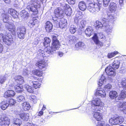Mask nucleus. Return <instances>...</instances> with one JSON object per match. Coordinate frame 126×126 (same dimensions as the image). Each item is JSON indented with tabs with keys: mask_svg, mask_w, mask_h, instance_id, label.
I'll return each instance as SVG.
<instances>
[{
	"mask_svg": "<svg viewBox=\"0 0 126 126\" xmlns=\"http://www.w3.org/2000/svg\"><path fill=\"white\" fill-rule=\"evenodd\" d=\"M38 42L37 39H35L33 42V44L35 45V46H36L38 44Z\"/></svg>",
	"mask_w": 126,
	"mask_h": 126,
	"instance_id": "nucleus-62",
	"label": "nucleus"
},
{
	"mask_svg": "<svg viewBox=\"0 0 126 126\" xmlns=\"http://www.w3.org/2000/svg\"><path fill=\"white\" fill-rule=\"evenodd\" d=\"M22 108L26 111L29 110L31 108L29 103L27 102H24L22 104Z\"/></svg>",
	"mask_w": 126,
	"mask_h": 126,
	"instance_id": "nucleus-26",
	"label": "nucleus"
},
{
	"mask_svg": "<svg viewBox=\"0 0 126 126\" xmlns=\"http://www.w3.org/2000/svg\"><path fill=\"white\" fill-rule=\"evenodd\" d=\"M102 22L105 27L104 29L106 32L108 34L111 33L112 32V26L111 25V23H109L108 20L105 18L103 19Z\"/></svg>",
	"mask_w": 126,
	"mask_h": 126,
	"instance_id": "nucleus-8",
	"label": "nucleus"
},
{
	"mask_svg": "<svg viewBox=\"0 0 126 126\" xmlns=\"http://www.w3.org/2000/svg\"><path fill=\"white\" fill-rule=\"evenodd\" d=\"M92 39L96 44L100 46L103 45V43L99 41L96 34H94Z\"/></svg>",
	"mask_w": 126,
	"mask_h": 126,
	"instance_id": "nucleus-23",
	"label": "nucleus"
},
{
	"mask_svg": "<svg viewBox=\"0 0 126 126\" xmlns=\"http://www.w3.org/2000/svg\"><path fill=\"white\" fill-rule=\"evenodd\" d=\"M121 83L123 88L126 90V78L122 79Z\"/></svg>",
	"mask_w": 126,
	"mask_h": 126,
	"instance_id": "nucleus-45",
	"label": "nucleus"
},
{
	"mask_svg": "<svg viewBox=\"0 0 126 126\" xmlns=\"http://www.w3.org/2000/svg\"><path fill=\"white\" fill-rule=\"evenodd\" d=\"M15 95V93L13 90H9L6 92L4 94V97L5 98L13 97Z\"/></svg>",
	"mask_w": 126,
	"mask_h": 126,
	"instance_id": "nucleus-20",
	"label": "nucleus"
},
{
	"mask_svg": "<svg viewBox=\"0 0 126 126\" xmlns=\"http://www.w3.org/2000/svg\"><path fill=\"white\" fill-rule=\"evenodd\" d=\"M110 0H103V5L105 7L108 6Z\"/></svg>",
	"mask_w": 126,
	"mask_h": 126,
	"instance_id": "nucleus-54",
	"label": "nucleus"
},
{
	"mask_svg": "<svg viewBox=\"0 0 126 126\" xmlns=\"http://www.w3.org/2000/svg\"><path fill=\"white\" fill-rule=\"evenodd\" d=\"M106 79L104 76V75H102L101 77L99 79L98 82V84L99 86H101L103 83L106 82Z\"/></svg>",
	"mask_w": 126,
	"mask_h": 126,
	"instance_id": "nucleus-33",
	"label": "nucleus"
},
{
	"mask_svg": "<svg viewBox=\"0 0 126 126\" xmlns=\"http://www.w3.org/2000/svg\"><path fill=\"white\" fill-rule=\"evenodd\" d=\"M53 27L52 24L49 22L47 21L46 23L45 28L46 31L48 32L50 31Z\"/></svg>",
	"mask_w": 126,
	"mask_h": 126,
	"instance_id": "nucleus-31",
	"label": "nucleus"
},
{
	"mask_svg": "<svg viewBox=\"0 0 126 126\" xmlns=\"http://www.w3.org/2000/svg\"><path fill=\"white\" fill-rule=\"evenodd\" d=\"M120 58L116 57L115 58L114 62L112 63L111 67L115 70H116L119 67L120 63Z\"/></svg>",
	"mask_w": 126,
	"mask_h": 126,
	"instance_id": "nucleus-13",
	"label": "nucleus"
},
{
	"mask_svg": "<svg viewBox=\"0 0 126 126\" xmlns=\"http://www.w3.org/2000/svg\"><path fill=\"white\" fill-rule=\"evenodd\" d=\"M10 123V119L5 116H2L0 119V125L1 126H9Z\"/></svg>",
	"mask_w": 126,
	"mask_h": 126,
	"instance_id": "nucleus-10",
	"label": "nucleus"
},
{
	"mask_svg": "<svg viewBox=\"0 0 126 126\" xmlns=\"http://www.w3.org/2000/svg\"><path fill=\"white\" fill-rule=\"evenodd\" d=\"M82 17V16L80 15L79 14L77 13L76 14V17L75 18V22L76 23H78Z\"/></svg>",
	"mask_w": 126,
	"mask_h": 126,
	"instance_id": "nucleus-41",
	"label": "nucleus"
},
{
	"mask_svg": "<svg viewBox=\"0 0 126 126\" xmlns=\"http://www.w3.org/2000/svg\"><path fill=\"white\" fill-rule=\"evenodd\" d=\"M126 72V69L125 68H123L120 71V72L123 74H124Z\"/></svg>",
	"mask_w": 126,
	"mask_h": 126,
	"instance_id": "nucleus-60",
	"label": "nucleus"
},
{
	"mask_svg": "<svg viewBox=\"0 0 126 126\" xmlns=\"http://www.w3.org/2000/svg\"><path fill=\"white\" fill-rule=\"evenodd\" d=\"M14 79L15 80L14 83L16 85L17 83L18 84H21L24 82V78L20 76H16Z\"/></svg>",
	"mask_w": 126,
	"mask_h": 126,
	"instance_id": "nucleus-18",
	"label": "nucleus"
},
{
	"mask_svg": "<svg viewBox=\"0 0 126 126\" xmlns=\"http://www.w3.org/2000/svg\"><path fill=\"white\" fill-rule=\"evenodd\" d=\"M37 53L39 56L43 57H47L48 56V55H47L44 51L41 49L39 50Z\"/></svg>",
	"mask_w": 126,
	"mask_h": 126,
	"instance_id": "nucleus-42",
	"label": "nucleus"
},
{
	"mask_svg": "<svg viewBox=\"0 0 126 126\" xmlns=\"http://www.w3.org/2000/svg\"><path fill=\"white\" fill-rule=\"evenodd\" d=\"M24 87L28 92L30 93L33 92V89L31 86L27 84H25L24 85Z\"/></svg>",
	"mask_w": 126,
	"mask_h": 126,
	"instance_id": "nucleus-39",
	"label": "nucleus"
},
{
	"mask_svg": "<svg viewBox=\"0 0 126 126\" xmlns=\"http://www.w3.org/2000/svg\"><path fill=\"white\" fill-rule=\"evenodd\" d=\"M30 99L33 101L34 103L36 102L37 99L36 96L34 95H32L30 96Z\"/></svg>",
	"mask_w": 126,
	"mask_h": 126,
	"instance_id": "nucleus-50",
	"label": "nucleus"
},
{
	"mask_svg": "<svg viewBox=\"0 0 126 126\" xmlns=\"http://www.w3.org/2000/svg\"><path fill=\"white\" fill-rule=\"evenodd\" d=\"M99 38L101 39H102V41H105L106 39V37L105 35H103L102 33H100L99 34Z\"/></svg>",
	"mask_w": 126,
	"mask_h": 126,
	"instance_id": "nucleus-53",
	"label": "nucleus"
},
{
	"mask_svg": "<svg viewBox=\"0 0 126 126\" xmlns=\"http://www.w3.org/2000/svg\"><path fill=\"white\" fill-rule=\"evenodd\" d=\"M68 39L70 42H76L78 39L75 36H69L68 37Z\"/></svg>",
	"mask_w": 126,
	"mask_h": 126,
	"instance_id": "nucleus-43",
	"label": "nucleus"
},
{
	"mask_svg": "<svg viewBox=\"0 0 126 126\" xmlns=\"http://www.w3.org/2000/svg\"><path fill=\"white\" fill-rule=\"evenodd\" d=\"M55 16L57 17H62L64 15L63 10L60 8L56 9L54 11Z\"/></svg>",
	"mask_w": 126,
	"mask_h": 126,
	"instance_id": "nucleus-16",
	"label": "nucleus"
},
{
	"mask_svg": "<svg viewBox=\"0 0 126 126\" xmlns=\"http://www.w3.org/2000/svg\"><path fill=\"white\" fill-rule=\"evenodd\" d=\"M8 103L9 107L14 106L16 103V100L13 99H11L6 100Z\"/></svg>",
	"mask_w": 126,
	"mask_h": 126,
	"instance_id": "nucleus-37",
	"label": "nucleus"
},
{
	"mask_svg": "<svg viewBox=\"0 0 126 126\" xmlns=\"http://www.w3.org/2000/svg\"><path fill=\"white\" fill-rule=\"evenodd\" d=\"M116 4L114 2H111L109 6V8L110 11L111 12L115 11L117 8Z\"/></svg>",
	"mask_w": 126,
	"mask_h": 126,
	"instance_id": "nucleus-27",
	"label": "nucleus"
},
{
	"mask_svg": "<svg viewBox=\"0 0 126 126\" xmlns=\"http://www.w3.org/2000/svg\"><path fill=\"white\" fill-rule=\"evenodd\" d=\"M85 33L86 35L89 37L94 33V30L92 27H89L87 28L85 30Z\"/></svg>",
	"mask_w": 126,
	"mask_h": 126,
	"instance_id": "nucleus-21",
	"label": "nucleus"
},
{
	"mask_svg": "<svg viewBox=\"0 0 126 126\" xmlns=\"http://www.w3.org/2000/svg\"><path fill=\"white\" fill-rule=\"evenodd\" d=\"M96 126H110L108 124H105L103 125V124L101 121H99L98 122V124Z\"/></svg>",
	"mask_w": 126,
	"mask_h": 126,
	"instance_id": "nucleus-56",
	"label": "nucleus"
},
{
	"mask_svg": "<svg viewBox=\"0 0 126 126\" xmlns=\"http://www.w3.org/2000/svg\"><path fill=\"white\" fill-rule=\"evenodd\" d=\"M63 9L64 11V13L66 15L70 16L72 13V9L67 4H65L63 7Z\"/></svg>",
	"mask_w": 126,
	"mask_h": 126,
	"instance_id": "nucleus-19",
	"label": "nucleus"
},
{
	"mask_svg": "<svg viewBox=\"0 0 126 126\" xmlns=\"http://www.w3.org/2000/svg\"><path fill=\"white\" fill-rule=\"evenodd\" d=\"M36 65L41 69L45 70L47 66V61L43 59L39 61L36 63Z\"/></svg>",
	"mask_w": 126,
	"mask_h": 126,
	"instance_id": "nucleus-11",
	"label": "nucleus"
},
{
	"mask_svg": "<svg viewBox=\"0 0 126 126\" xmlns=\"http://www.w3.org/2000/svg\"><path fill=\"white\" fill-rule=\"evenodd\" d=\"M124 121L123 117L121 116L117 117L111 118L109 120V123L112 125L119 124L122 123Z\"/></svg>",
	"mask_w": 126,
	"mask_h": 126,
	"instance_id": "nucleus-7",
	"label": "nucleus"
},
{
	"mask_svg": "<svg viewBox=\"0 0 126 126\" xmlns=\"http://www.w3.org/2000/svg\"><path fill=\"white\" fill-rule=\"evenodd\" d=\"M77 28L74 25H72L69 27V30L71 34H74L76 32Z\"/></svg>",
	"mask_w": 126,
	"mask_h": 126,
	"instance_id": "nucleus-36",
	"label": "nucleus"
},
{
	"mask_svg": "<svg viewBox=\"0 0 126 126\" xmlns=\"http://www.w3.org/2000/svg\"><path fill=\"white\" fill-rule=\"evenodd\" d=\"M37 72L38 73H37L36 76L40 77L41 76H42V71L39 70V71H37Z\"/></svg>",
	"mask_w": 126,
	"mask_h": 126,
	"instance_id": "nucleus-61",
	"label": "nucleus"
},
{
	"mask_svg": "<svg viewBox=\"0 0 126 126\" xmlns=\"http://www.w3.org/2000/svg\"><path fill=\"white\" fill-rule=\"evenodd\" d=\"M86 5L84 1L80 2L79 4V9L82 11H84L86 8Z\"/></svg>",
	"mask_w": 126,
	"mask_h": 126,
	"instance_id": "nucleus-28",
	"label": "nucleus"
},
{
	"mask_svg": "<svg viewBox=\"0 0 126 126\" xmlns=\"http://www.w3.org/2000/svg\"><path fill=\"white\" fill-rule=\"evenodd\" d=\"M3 40L4 43L8 46L11 45L13 43L12 37L11 35H4Z\"/></svg>",
	"mask_w": 126,
	"mask_h": 126,
	"instance_id": "nucleus-15",
	"label": "nucleus"
},
{
	"mask_svg": "<svg viewBox=\"0 0 126 126\" xmlns=\"http://www.w3.org/2000/svg\"><path fill=\"white\" fill-rule=\"evenodd\" d=\"M34 22L33 20H30L29 22L28 23V25L30 27H32V26L35 25Z\"/></svg>",
	"mask_w": 126,
	"mask_h": 126,
	"instance_id": "nucleus-57",
	"label": "nucleus"
},
{
	"mask_svg": "<svg viewBox=\"0 0 126 126\" xmlns=\"http://www.w3.org/2000/svg\"><path fill=\"white\" fill-rule=\"evenodd\" d=\"M80 29L84 28L86 24V22L85 20H81L80 22L77 23Z\"/></svg>",
	"mask_w": 126,
	"mask_h": 126,
	"instance_id": "nucleus-40",
	"label": "nucleus"
},
{
	"mask_svg": "<svg viewBox=\"0 0 126 126\" xmlns=\"http://www.w3.org/2000/svg\"><path fill=\"white\" fill-rule=\"evenodd\" d=\"M119 109L123 113L126 114V102H123L121 104H120L119 106Z\"/></svg>",
	"mask_w": 126,
	"mask_h": 126,
	"instance_id": "nucleus-24",
	"label": "nucleus"
},
{
	"mask_svg": "<svg viewBox=\"0 0 126 126\" xmlns=\"http://www.w3.org/2000/svg\"><path fill=\"white\" fill-rule=\"evenodd\" d=\"M110 98L111 99H115V102L118 100L124 99L126 95V92L125 91H122L119 95H118V93L115 91H110L109 94Z\"/></svg>",
	"mask_w": 126,
	"mask_h": 126,
	"instance_id": "nucleus-3",
	"label": "nucleus"
},
{
	"mask_svg": "<svg viewBox=\"0 0 126 126\" xmlns=\"http://www.w3.org/2000/svg\"><path fill=\"white\" fill-rule=\"evenodd\" d=\"M8 13L12 15L14 18H16L18 17V14L17 12L14 9H9L8 10Z\"/></svg>",
	"mask_w": 126,
	"mask_h": 126,
	"instance_id": "nucleus-25",
	"label": "nucleus"
},
{
	"mask_svg": "<svg viewBox=\"0 0 126 126\" xmlns=\"http://www.w3.org/2000/svg\"><path fill=\"white\" fill-rule=\"evenodd\" d=\"M16 91L18 93H19L23 91V87L21 84H18L14 87Z\"/></svg>",
	"mask_w": 126,
	"mask_h": 126,
	"instance_id": "nucleus-30",
	"label": "nucleus"
},
{
	"mask_svg": "<svg viewBox=\"0 0 126 126\" xmlns=\"http://www.w3.org/2000/svg\"><path fill=\"white\" fill-rule=\"evenodd\" d=\"M112 86L110 84H108L106 85L104 87V89L108 91L109 90L111 89Z\"/></svg>",
	"mask_w": 126,
	"mask_h": 126,
	"instance_id": "nucleus-51",
	"label": "nucleus"
},
{
	"mask_svg": "<svg viewBox=\"0 0 126 126\" xmlns=\"http://www.w3.org/2000/svg\"><path fill=\"white\" fill-rule=\"evenodd\" d=\"M39 71V70H34L32 71V73L34 75H37V73H38L37 71Z\"/></svg>",
	"mask_w": 126,
	"mask_h": 126,
	"instance_id": "nucleus-64",
	"label": "nucleus"
},
{
	"mask_svg": "<svg viewBox=\"0 0 126 126\" xmlns=\"http://www.w3.org/2000/svg\"><path fill=\"white\" fill-rule=\"evenodd\" d=\"M29 73V72L28 70L27 69H24V70L23 74L24 76H26L28 75Z\"/></svg>",
	"mask_w": 126,
	"mask_h": 126,
	"instance_id": "nucleus-58",
	"label": "nucleus"
},
{
	"mask_svg": "<svg viewBox=\"0 0 126 126\" xmlns=\"http://www.w3.org/2000/svg\"><path fill=\"white\" fill-rule=\"evenodd\" d=\"M91 104L92 106H94V110H100L103 108L104 105V103L101 102L99 98H97L93 100L91 102Z\"/></svg>",
	"mask_w": 126,
	"mask_h": 126,
	"instance_id": "nucleus-5",
	"label": "nucleus"
},
{
	"mask_svg": "<svg viewBox=\"0 0 126 126\" xmlns=\"http://www.w3.org/2000/svg\"><path fill=\"white\" fill-rule=\"evenodd\" d=\"M39 1L37 0H32L31 2V4L28 5L27 8L30 11H31L34 12L33 14H36L38 12L37 10V7L38 5Z\"/></svg>",
	"mask_w": 126,
	"mask_h": 126,
	"instance_id": "nucleus-6",
	"label": "nucleus"
},
{
	"mask_svg": "<svg viewBox=\"0 0 126 126\" xmlns=\"http://www.w3.org/2000/svg\"><path fill=\"white\" fill-rule=\"evenodd\" d=\"M97 0L98 3V4L97 3H91L89 4L88 5L87 8L92 13L95 14L99 11L100 10L101 3L100 2H102V0Z\"/></svg>",
	"mask_w": 126,
	"mask_h": 126,
	"instance_id": "nucleus-4",
	"label": "nucleus"
},
{
	"mask_svg": "<svg viewBox=\"0 0 126 126\" xmlns=\"http://www.w3.org/2000/svg\"><path fill=\"white\" fill-rule=\"evenodd\" d=\"M20 15L21 17L23 18L26 19L29 16V14L25 10H23L20 13Z\"/></svg>",
	"mask_w": 126,
	"mask_h": 126,
	"instance_id": "nucleus-29",
	"label": "nucleus"
},
{
	"mask_svg": "<svg viewBox=\"0 0 126 126\" xmlns=\"http://www.w3.org/2000/svg\"><path fill=\"white\" fill-rule=\"evenodd\" d=\"M93 115L94 118L97 121L100 120L102 119L101 114L98 112H95L93 113Z\"/></svg>",
	"mask_w": 126,
	"mask_h": 126,
	"instance_id": "nucleus-34",
	"label": "nucleus"
},
{
	"mask_svg": "<svg viewBox=\"0 0 126 126\" xmlns=\"http://www.w3.org/2000/svg\"><path fill=\"white\" fill-rule=\"evenodd\" d=\"M16 101L19 102H20L21 101L25 99L24 97L22 95H19L17 96L16 97Z\"/></svg>",
	"mask_w": 126,
	"mask_h": 126,
	"instance_id": "nucleus-46",
	"label": "nucleus"
},
{
	"mask_svg": "<svg viewBox=\"0 0 126 126\" xmlns=\"http://www.w3.org/2000/svg\"><path fill=\"white\" fill-rule=\"evenodd\" d=\"M114 18V15L112 14H110L108 15V18L109 19V20H108V19H106L108 20V21H109V23H110V20L111 19H113Z\"/></svg>",
	"mask_w": 126,
	"mask_h": 126,
	"instance_id": "nucleus-55",
	"label": "nucleus"
},
{
	"mask_svg": "<svg viewBox=\"0 0 126 126\" xmlns=\"http://www.w3.org/2000/svg\"><path fill=\"white\" fill-rule=\"evenodd\" d=\"M53 17V20L55 21V22H58V20H57L58 19V17Z\"/></svg>",
	"mask_w": 126,
	"mask_h": 126,
	"instance_id": "nucleus-63",
	"label": "nucleus"
},
{
	"mask_svg": "<svg viewBox=\"0 0 126 126\" xmlns=\"http://www.w3.org/2000/svg\"><path fill=\"white\" fill-rule=\"evenodd\" d=\"M95 95L103 98L105 97L106 94L103 89L102 88H98L96 90Z\"/></svg>",
	"mask_w": 126,
	"mask_h": 126,
	"instance_id": "nucleus-14",
	"label": "nucleus"
},
{
	"mask_svg": "<svg viewBox=\"0 0 126 126\" xmlns=\"http://www.w3.org/2000/svg\"><path fill=\"white\" fill-rule=\"evenodd\" d=\"M79 46L80 48H84L85 47V44L83 42H78L77 44H76V46Z\"/></svg>",
	"mask_w": 126,
	"mask_h": 126,
	"instance_id": "nucleus-49",
	"label": "nucleus"
},
{
	"mask_svg": "<svg viewBox=\"0 0 126 126\" xmlns=\"http://www.w3.org/2000/svg\"><path fill=\"white\" fill-rule=\"evenodd\" d=\"M58 23L60 28L61 29L64 28L66 27L67 24L66 20L64 19L63 18H62Z\"/></svg>",
	"mask_w": 126,
	"mask_h": 126,
	"instance_id": "nucleus-22",
	"label": "nucleus"
},
{
	"mask_svg": "<svg viewBox=\"0 0 126 126\" xmlns=\"http://www.w3.org/2000/svg\"><path fill=\"white\" fill-rule=\"evenodd\" d=\"M119 52L118 51H115L113 52L109 53L108 55V57L109 58H110L114 57Z\"/></svg>",
	"mask_w": 126,
	"mask_h": 126,
	"instance_id": "nucleus-44",
	"label": "nucleus"
},
{
	"mask_svg": "<svg viewBox=\"0 0 126 126\" xmlns=\"http://www.w3.org/2000/svg\"><path fill=\"white\" fill-rule=\"evenodd\" d=\"M17 114L18 115L21 119L24 121H28L29 119V114L27 113L18 112Z\"/></svg>",
	"mask_w": 126,
	"mask_h": 126,
	"instance_id": "nucleus-17",
	"label": "nucleus"
},
{
	"mask_svg": "<svg viewBox=\"0 0 126 126\" xmlns=\"http://www.w3.org/2000/svg\"><path fill=\"white\" fill-rule=\"evenodd\" d=\"M30 83L31 85H32L33 87L35 89L39 88L41 85L40 82L34 81H30Z\"/></svg>",
	"mask_w": 126,
	"mask_h": 126,
	"instance_id": "nucleus-32",
	"label": "nucleus"
},
{
	"mask_svg": "<svg viewBox=\"0 0 126 126\" xmlns=\"http://www.w3.org/2000/svg\"><path fill=\"white\" fill-rule=\"evenodd\" d=\"M45 41L44 42V45L45 46H46V45L49 44L51 41V40L49 38L47 37H46L44 38Z\"/></svg>",
	"mask_w": 126,
	"mask_h": 126,
	"instance_id": "nucleus-48",
	"label": "nucleus"
},
{
	"mask_svg": "<svg viewBox=\"0 0 126 126\" xmlns=\"http://www.w3.org/2000/svg\"><path fill=\"white\" fill-rule=\"evenodd\" d=\"M13 123L15 125L19 126H20L22 124L21 120L18 119H14Z\"/></svg>",
	"mask_w": 126,
	"mask_h": 126,
	"instance_id": "nucleus-38",
	"label": "nucleus"
},
{
	"mask_svg": "<svg viewBox=\"0 0 126 126\" xmlns=\"http://www.w3.org/2000/svg\"><path fill=\"white\" fill-rule=\"evenodd\" d=\"M115 70L110 65L106 68L105 70L107 75L111 77H114L116 73Z\"/></svg>",
	"mask_w": 126,
	"mask_h": 126,
	"instance_id": "nucleus-12",
	"label": "nucleus"
},
{
	"mask_svg": "<svg viewBox=\"0 0 126 126\" xmlns=\"http://www.w3.org/2000/svg\"><path fill=\"white\" fill-rule=\"evenodd\" d=\"M52 42L51 47H47L45 50L46 53L52 54L56 53V50H58L60 47V44L59 41L57 39L56 36L53 35Z\"/></svg>",
	"mask_w": 126,
	"mask_h": 126,
	"instance_id": "nucleus-1",
	"label": "nucleus"
},
{
	"mask_svg": "<svg viewBox=\"0 0 126 126\" xmlns=\"http://www.w3.org/2000/svg\"><path fill=\"white\" fill-rule=\"evenodd\" d=\"M96 29H98L99 28H101L103 26V24H102L101 22L97 21L96 22Z\"/></svg>",
	"mask_w": 126,
	"mask_h": 126,
	"instance_id": "nucleus-47",
	"label": "nucleus"
},
{
	"mask_svg": "<svg viewBox=\"0 0 126 126\" xmlns=\"http://www.w3.org/2000/svg\"><path fill=\"white\" fill-rule=\"evenodd\" d=\"M68 3L70 4H74L76 0H67Z\"/></svg>",
	"mask_w": 126,
	"mask_h": 126,
	"instance_id": "nucleus-59",
	"label": "nucleus"
},
{
	"mask_svg": "<svg viewBox=\"0 0 126 126\" xmlns=\"http://www.w3.org/2000/svg\"><path fill=\"white\" fill-rule=\"evenodd\" d=\"M17 32L18 37L19 38L23 39L24 38L26 32V30L24 27L18 28Z\"/></svg>",
	"mask_w": 126,
	"mask_h": 126,
	"instance_id": "nucleus-9",
	"label": "nucleus"
},
{
	"mask_svg": "<svg viewBox=\"0 0 126 126\" xmlns=\"http://www.w3.org/2000/svg\"><path fill=\"white\" fill-rule=\"evenodd\" d=\"M8 105L7 100L2 101L0 104L1 108L2 110H4L9 107Z\"/></svg>",
	"mask_w": 126,
	"mask_h": 126,
	"instance_id": "nucleus-35",
	"label": "nucleus"
},
{
	"mask_svg": "<svg viewBox=\"0 0 126 126\" xmlns=\"http://www.w3.org/2000/svg\"><path fill=\"white\" fill-rule=\"evenodd\" d=\"M3 20L5 23V27L11 33H15L16 32V28L15 25L12 23L8 21L10 19L8 15L7 14H3L1 15Z\"/></svg>",
	"mask_w": 126,
	"mask_h": 126,
	"instance_id": "nucleus-2",
	"label": "nucleus"
},
{
	"mask_svg": "<svg viewBox=\"0 0 126 126\" xmlns=\"http://www.w3.org/2000/svg\"><path fill=\"white\" fill-rule=\"evenodd\" d=\"M6 79V77L5 76H1L0 77V83L2 84Z\"/></svg>",
	"mask_w": 126,
	"mask_h": 126,
	"instance_id": "nucleus-52",
	"label": "nucleus"
}]
</instances>
